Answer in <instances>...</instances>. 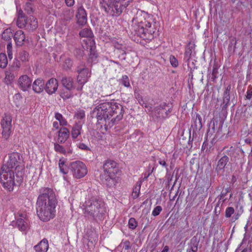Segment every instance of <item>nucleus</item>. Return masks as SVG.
Returning a JSON list of instances; mask_svg holds the SVG:
<instances>
[{
	"mask_svg": "<svg viewBox=\"0 0 252 252\" xmlns=\"http://www.w3.org/2000/svg\"><path fill=\"white\" fill-rule=\"evenodd\" d=\"M123 106L115 102H104L97 105L93 110V117L97 119V123L103 125L106 129L111 128L122 119Z\"/></svg>",
	"mask_w": 252,
	"mask_h": 252,
	"instance_id": "obj_1",
	"label": "nucleus"
},
{
	"mask_svg": "<svg viewBox=\"0 0 252 252\" xmlns=\"http://www.w3.org/2000/svg\"><path fill=\"white\" fill-rule=\"evenodd\" d=\"M36 202V213L43 221L49 220L55 216L57 199L53 190L48 188L40 189Z\"/></svg>",
	"mask_w": 252,
	"mask_h": 252,
	"instance_id": "obj_2",
	"label": "nucleus"
},
{
	"mask_svg": "<svg viewBox=\"0 0 252 252\" xmlns=\"http://www.w3.org/2000/svg\"><path fill=\"white\" fill-rule=\"evenodd\" d=\"M84 214L95 221L102 220L104 218L105 209L101 199L92 197L83 204Z\"/></svg>",
	"mask_w": 252,
	"mask_h": 252,
	"instance_id": "obj_3",
	"label": "nucleus"
},
{
	"mask_svg": "<svg viewBox=\"0 0 252 252\" xmlns=\"http://www.w3.org/2000/svg\"><path fill=\"white\" fill-rule=\"evenodd\" d=\"M147 16L145 12H137L133 21L137 24V31L140 36L144 39L151 40L154 38L153 34L155 31L151 27V23L146 20Z\"/></svg>",
	"mask_w": 252,
	"mask_h": 252,
	"instance_id": "obj_4",
	"label": "nucleus"
},
{
	"mask_svg": "<svg viewBox=\"0 0 252 252\" xmlns=\"http://www.w3.org/2000/svg\"><path fill=\"white\" fill-rule=\"evenodd\" d=\"M103 167L104 173L100 175V179L109 187L114 186L116 175L119 171L117 163L114 160L108 159L103 164Z\"/></svg>",
	"mask_w": 252,
	"mask_h": 252,
	"instance_id": "obj_5",
	"label": "nucleus"
},
{
	"mask_svg": "<svg viewBox=\"0 0 252 252\" xmlns=\"http://www.w3.org/2000/svg\"><path fill=\"white\" fill-rule=\"evenodd\" d=\"M18 172L1 168L0 179L3 187L9 191H12L14 186H20L23 182L24 175H21L19 180L18 179Z\"/></svg>",
	"mask_w": 252,
	"mask_h": 252,
	"instance_id": "obj_6",
	"label": "nucleus"
},
{
	"mask_svg": "<svg viewBox=\"0 0 252 252\" xmlns=\"http://www.w3.org/2000/svg\"><path fill=\"white\" fill-rule=\"evenodd\" d=\"M1 168L18 172V179L24 175V164L22 156L17 152L9 155V159Z\"/></svg>",
	"mask_w": 252,
	"mask_h": 252,
	"instance_id": "obj_7",
	"label": "nucleus"
},
{
	"mask_svg": "<svg viewBox=\"0 0 252 252\" xmlns=\"http://www.w3.org/2000/svg\"><path fill=\"white\" fill-rule=\"evenodd\" d=\"M100 4L105 11L112 16L120 15L123 9L128 5V3L126 5V4L124 5L115 0H100Z\"/></svg>",
	"mask_w": 252,
	"mask_h": 252,
	"instance_id": "obj_8",
	"label": "nucleus"
},
{
	"mask_svg": "<svg viewBox=\"0 0 252 252\" xmlns=\"http://www.w3.org/2000/svg\"><path fill=\"white\" fill-rule=\"evenodd\" d=\"M69 169L73 176L77 179L84 177L88 172L85 164L79 160L71 162L69 165Z\"/></svg>",
	"mask_w": 252,
	"mask_h": 252,
	"instance_id": "obj_9",
	"label": "nucleus"
},
{
	"mask_svg": "<svg viewBox=\"0 0 252 252\" xmlns=\"http://www.w3.org/2000/svg\"><path fill=\"white\" fill-rule=\"evenodd\" d=\"M12 117L10 114L5 113L1 121L2 129V135L5 140H7L11 133Z\"/></svg>",
	"mask_w": 252,
	"mask_h": 252,
	"instance_id": "obj_10",
	"label": "nucleus"
},
{
	"mask_svg": "<svg viewBox=\"0 0 252 252\" xmlns=\"http://www.w3.org/2000/svg\"><path fill=\"white\" fill-rule=\"evenodd\" d=\"M75 18L77 20V23L80 26H84L87 22V12L83 6V5H80L78 7Z\"/></svg>",
	"mask_w": 252,
	"mask_h": 252,
	"instance_id": "obj_11",
	"label": "nucleus"
},
{
	"mask_svg": "<svg viewBox=\"0 0 252 252\" xmlns=\"http://www.w3.org/2000/svg\"><path fill=\"white\" fill-rule=\"evenodd\" d=\"M223 123L221 122H218L215 119H213L210 122L208 134H213L216 131V135H220L221 133Z\"/></svg>",
	"mask_w": 252,
	"mask_h": 252,
	"instance_id": "obj_12",
	"label": "nucleus"
},
{
	"mask_svg": "<svg viewBox=\"0 0 252 252\" xmlns=\"http://www.w3.org/2000/svg\"><path fill=\"white\" fill-rule=\"evenodd\" d=\"M76 72L78 74L77 82L79 85H84L88 81L89 78L91 77V73L89 69H80Z\"/></svg>",
	"mask_w": 252,
	"mask_h": 252,
	"instance_id": "obj_13",
	"label": "nucleus"
},
{
	"mask_svg": "<svg viewBox=\"0 0 252 252\" xmlns=\"http://www.w3.org/2000/svg\"><path fill=\"white\" fill-rule=\"evenodd\" d=\"M32 82V79L28 76L23 75L19 77L18 84L23 91H26L31 88Z\"/></svg>",
	"mask_w": 252,
	"mask_h": 252,
	"instance_id": "obj_14",
	"label": "nucleus"
},
{
	"mask_svg": "<svg viewBox=\"0 0 252 252\" xmlns=\"http://www.w3.org/2000/svg\"><path fill=\"white\" fill-rule=\"evenodd\" d=\"M58 87V82L56 79L52 78L49 79L45 85V90L49 94L56 92Z\"/></svg>",
	"mask_w": 252,
	"mask_h": 252,
	"instance_id": "obj_15",
	"label": "nucleus"
},
{
	"mask_svg": "<svg viewBox=\"0 0 252 252\" xmlns=\"http://www.w3.org/2000/svg\"><path fill=\"white\" fill-rule=\"evenodd\" d=\"M14 39L17 46H22L26 41V36L24 32L22 30L16 31L14 35Z\"/></svg>",
	"mask_w": 252,
	"mask_h": 252,
	"instance_id": "obj_16",
	"label": "nucleus"
},
{
	"mask_svg": "<svg viewBox=\"0 0 252 252\" xmlns=\"http://www.w3.org/2000/svg\"><path fill=\"white\" fill-rule=\"evenodd\" d=\"M69 136V131L66 127H62L58 132V141L59 143H64Z\"/></svg>",
	"mask_w": 252,
	"mask_h": 252,
	"instance_id": "obj_17",
	"label": "nucleus"
},
{
	"mask_svg": "<svg viewBox=\"0 0 252 252\" xmlns=\"http://www.w3.org/2000/svg\"><path fill=\"white\" fill-rule=\"evenodd\" d=\"M32 89L36 93H40L45 90V82L43 80L37 79L32 84Z\"/></svg>",
	"mask_w": 252,
	"mask_h": 252,
	"instance_id": "obj_18",
	"label": "nucleus"
},
{
	"mask_svg": "<svg viewBox=\"0 0 252 252\" xmlns=\"http://www.w3.org/2000/svg\"><path fill=\"white\" fill-rule=\"evenodd\" d=\"M48 248L49 245L47 240L43 239L38 245L34 247V249L38 252H46Z\"/></svg>",
	"mask_w": 252,
	"mask_h": 252,
	"instance_id": "obj_19",
	"label": "nucleus"
},
{
	"mask_svg": "<svg viewBox=\"0 0 252 252\" xmlns=\"http://www.w3.org/2000/svg\"><path fill=\"white\" fill-rule=\"evenodd\" d=\"M38 27V23L36 19L33 16L30 18L29 20L27 19L26 28L30 31L35 30Z\"/></svg>",
	"mask_w": 252,
	"mask_h": 252,
	"instance_id": "obj_20",
	"label": "nucleus"
},
{
	"mask_svg": "<svg viewBox=\"0 0 252 252\" xmlns=\"http://www.w3.org/2000/svg\"><path fill=\"white\" fill-rule=\"evenodd\" d=\"M194 45L191 42H189L187 46L185 52V60H186V62H188V67L190 68L189 66V58L192 53V50L194 48Z\"/></svg>",
	"mask_w": 252,
	"mask_h": 252,
	"instance_id": "obj_21",
	"label": "nucleus"
},
{
	"mask_svg": "<svg viewBox=\"0 0 252 252\" xmlns=\"http://www.w3.org/2000/svg\"><path fill=\"white\" fill-rule=\"evenodd\" d=\"M227 149V150H226V153L227 155L231 158L232 160L236 161V158L239 156V154L237 152V150L233 146H231L229 148L225 147L224 149Z\"/></svg>",
	"mask_w": 252,
	"mask_h": 252,
	"instance_id": "obj_22",
	"label": "nucleus"
},
{
	"mask_svg": "<svg viewBox=\"0 0 252 252\" xmlns=\"http://www.w3.org/2000/svg\"><path fill=\"white\" fill-rule=\"evenodd\" d=\"M61 82L63 86L69 91L73 88V79L70 77H63L61 80Z\"/></svg>",
	"mask_w": 252,
	"mask_h": 252,
	"instance_id": "obj_23",
	"label": "nucleus"
},
{
	"mask_svg": "<svg viewBox=\"0 0 252 252\" xmlns=\"http://www.w3.org/2000/svg\"><path fill=\"white\" fill-rule=\"evenodd\" d=\"M228 161L229 158L227 156L222 157L218 162L216 170L219 171L223 169Z\"/></svg>",
	"mask_w": 252,
	"mask_h": 252,
	"instance_id": "obj_24",
	"label": "nucleus"
},
{
	"mask_svg": "<svg viewBox=\"0 0 252 252\" xmlns=\"http://www.w3.org/2000/svg\"><path fill=\"white\" fill-rule=\"evenodd\" d=\"M191 126L193 130H200L202 128V118L200 115L198 114H196L195 118L194 119L193 123L192 124Z\"/></svg>",
	"mask_w": 252,
	"mask_h": 252,
	"instance_id": "obj_25",
	"label": "nucleus"
},
{
	"mask_svg": "<svg viewBox=\"0 0 252 252\" xmlns=\"http://www.w3.org/2000/svg\"><path fill=\"white\" fill-rule=\"evenodd\" d=\"M230 94H223L222 97V101L221 103L220 107L221 108L222 111L226 112V110L228 107V106L230 104Z\"/></svg>",
	"mask_w": 252,
	"mask_h": 252,
	"instance_id": "obj_26",
	"label": "nucleus"
},
{
	"mask_svg": "<svg viewBox=\"0 0 252 252\" xmlns=\"http://www.w3.org/2000/svg\"><path fill=\"white\" fill-rule=\"evenodd\" d=\"M82 125L79 124H75L72 127L71 131V136L72 138H76L81 133Z\"/></svg>",
	"mask_w": 252,
	"mask_h": 252,
	"instance_id": "obj_27",
	"label": "nucleus"
},
{
	"mask_svg": "<svg viewBox=\"0 0 252 252\" xmlns=\"http://www.w3.org/2000/svg\"><path fill=\"white\" fill-rule=\"evenodd\" d=\"M199 242V240L196 236H193L190 240V243L189 244V248L188 249L190 250H194L197 251L198 246Z\"/></svg>",
	"mask_w": 252,
	"mask_h": 252,
	"instance_id": "obj_28",
	"label": "nucleus"
},
{
	"mask_svg": "<svg viewBox=\"0 0 252 252\" xmlns=\"http://www.w3.org/2000/svg\"><path fill=\"white\" fill-rule=\"evenodd\" d=\"M12 36V30L10 28L5 30L1 34V38L9 42L11 41Z\"/></svg>",
	"mask_w": 252,
	"mask_h": 252,
	"instance_id": "obj_29",
	"label": "nucleus"
},
{
	"mask_svg": "<svg viewBox=\"0 0 252 252\" xmlns=\"http://www.w3.org/2000/svg\"><path fill=\"white\" fill-rule=\"evenodd\" d=\"M79 35L84 37H92L93 33L90 28H84L79 32Z\"/></svg>",
	"mask_w": 252,
	"mask_h": 252,
	"instance_id": "obj_30",
	"label": "nucleus"
},
{
	"mask_svg": "<svg viewBox=\"0 0 252 252\" xmlns=\"http://www.w3.org/2000/svg\"><path fill=\"white\" fill-rule=\"evenodd\" d=\"M159 107L160 108V109L162 110V111L164 112V114L166 116H167L168 114V113L170 112V110L171 109L172 106V104L170 103H163L161 104Z\"/></svg>",
	"mask_w": 252,
	"mask_h": 252,
	"instance_id": "obj_31",
	"label": "nucleus"
},
{
	"mask_svg": "<svg viewBox=\"0 0 252 252\" xmlns=\"http://www.w3.org/2000/svg\"><path fill=\"white\" fill-rule=\"evenodd\" d=\"M230 191V188L227 187L226 188H223L220 194L218 196V198H219V201L220 200H222L221 205L227 200V198H225V196Z\"/></svg>",
	"mask_w": 252,
	"mask_h": 252,
	"instance_id": "obj_32",
	"label": "nucleus"
},
{
	"mask_svg": "<svg viewBox=\"0 0 252 252\" xmlns=\"http://www.w3.org/2000/svg\"><path fill=\"white\" fill-rule=\"evenodd\" d=\"M16 224L18 228L22 231L25 230L28 227L27 223L21 218L17 220Z\"/></svg>",
	"mask_w": 252,
	"mask_h": 252,
	"instance_id": "obj_33",
	"label": "nucleus"
},
{
	"mask_svg": "<svg viewBox=\"0 0 252 252\" xmlns=\"http://www.w3.org/2000/svg\"><path fill=\"white\" fill-rule=\"evenodd\" d=\"M7 58L4 53L0 54V67L4 68L7 65Z\"/></svg>",
	"mask_w": 252,
	"mask_h": 252,
	"instance_id": "obj_34",
	"label": "nucleus"
},
{
	"mask_svg": "<svg viewBox=\"0 0 252 252\" xmlns=\"http://www.w3.org/2000/svg\"><path fill=\"white\" fill-rule=\"evenodd\" d=\"M73 61L69 58L65 59L63 63V67L65 70L70 69L73 65Z\"/></svg>",
	"mask_w": 252,
	"mask_h": 252,
	"instance_id": "obj_35",
	"label": "nucleus"
},
{
	"mask_svg": "<svg viewBox=\"0 0 252 252\" xmlns=\"http://www.w3.org/2000/svg\"><path fill=\"white\" fill-rule=\"evenodd\" d=\"M55 118L60 122L61 126H66L67 125L66 121L63 118L62 114L59 113H56L55 115Z\"/></svg>",
	"mask_w": 252,
	"mask_h": 252,
	"instance_id": "obj_36",
	"label": "nucleus"
},
{
	"mask_svg": "<svg viewBox=\"0 0 252 252\" xmlns=\"http://www.w3.org/2000/svg\"><path fill=\"white\" fill-rule=\"evenodd\" d=\"M19 58L23 62L28 61L29 58L28 53L24 50L21 51L19 53Z\"/></svg>",
	"mask_w": 252,
	"mask_h": 252,
	"instance_id": "obj_37",
	"label": "nucleus"
},
{
	"mask_svg": "<svg viewBox=\"0 0 252 252\" xmlns=\"http://www.w3.org/2000/svg\"><path fill=\"white\" fill-rule=\"evenodd\" d=\"M141 188V185L140 184H137L134 189H133V191L132 193V195L133 196V197L134 198H136L138 197L139 193H140V189Z\"/></svg>",
	"mask_w": 252,
	"mask_h": 252,
	"instance_id": "obj_38",
	"label": "nucleus"
},
{
	"mask_svg": "<svg viewBox=\"0 0 252 252\" xmlns=\"http://www.w3.org/2000/svg\"><path fill=\"white\" fill-rule=\"evenodd\" d=\"M154 113V115L158 118H164L167 116L165 115H163L164 112L159 106L155 109Z\"/></svg>",
	"mask_w": 252,
	"mask_h": 252,
	"instance_id": "obj_39",
	"label": "nucleus"
},
{
	"mask_svg": "<svg viewBox=\"0 0 252 252\" xmlns=\"http://www.w3.org/2000/svg\"><path fill=\"white\" fill-rule=\"evenodd\" d=\"M7 53L9 60H11L13 58L12 54V45L11 41L8 42L6 46Z\"/></svg>",
	"mask_w": 252,
	"mask_h": 252,
	"instance_id": "obj_40",
	"label": "nucleus"
},
{
	"mask_svg": "<svg viewBox=\"0 0 252 252\" xmlns=\"http://www.w3.org/2000/svg\"><path fill=\"white\" fill-rule=\"evenodd\" d=\"M54 149L56 152L60 153L65 154L66 153L64 148L62 146L59 145L58 143H55L54 144Z\"/></svg>",
	"mask_w": 252,
	"mask_h": 252,
	"instance_id": "obj_41",
	"label": "nucleus"
},
{
	"mask_svg": "<svg viewBox=\"0 0 252 252\" xmlns=\"http://www.w3.org/2000/svg\"><path fill=\"white\" fill-rule=\"evenodd\" d=\"M137 226V222L135 219L133 218H131L128 221V226L131 229H134Z\"/></svg>",
	"mask_w": 252,
	"mask_h": 252,
	"instance_id": "obj_42",
	"label": "nucleus"
},
{
	"mask_svg": "<svg viewBox=\"0 0 252 252\" xmlns=\"http://www.w3.org/2000/svg\"><path fill=\"white\" fill-rule=\"evenodd\" d=\"M121 83L126 87H130L129 79L127 75H123L121 79Z\"/></svg>",
	"mask_w": 252,
	"mask_h": 252,
	"instance_id": "obj_43",
	"label": "nucleus"
},
{
	"mask_svg": "<svg viewBox=\"0 0 252 252\" xmlns=\"http://www.w3.org/2000/svg\"><path fill=\"white\" fill-rule=\"evenodd\" d=\"M25 10L28 13H31L33 12V5L31 2H27L25 4Z\"/></svg>",
	"mask_w": 252,
	"mask_h": 252,
	"instance_id": "obj_44",
	"label": "nucleus"
},
{
	"mask_svg": "<svg viewBox=\"0 0 252 252\" xmlns=\"http://www.w3.org/2000/svg\"><path fill=\"white\" fill-rule=\"evenodd\" d=\"M27 19L25 18L18 19L17 20V25L20 28H23L26 27Z\"/></svg>",
	"mask_w": 252,
	"mask_h": 252,
	"instance_id": "obj_45",
	"label": "nucleus"
},
{
	"mask_svg": "<svg viewBox=\"0 0 252 252\" xmlns=\"http://www.w3.org/2000/svg\"><path fill=\"white\" fill-rule=\"evenodd\" d=\"M169 61L172 67H177L178 66V61L174 56L171 55L169 57Z\"/></svg>",
	"mask_w": 252,
	"mask_h": 252,
	"instance_id": "obj_46",
	"label": "nucleus"
},
{
	"mask_svg": "<svg viewBox=\"0 0 252 252\" xmlns=\"http://www.w3.org/2000/svg\"><path fill=\"white\" fill-rule=\"evenodd\" d=\"M234 209L232 207H228L226 209L225 217L227 218H230L234 213Z\"/></svg>",
	"mask_w": 252,
	"mask_h": 252,
	"instance_id": "obj_47",
	"label": "nucleus"
},
{
	"mask_svg": "<svg viewBox=\"0 0 252 252\" xmlns=\"http://www.w3.org/2000/svg\"><path fill=\"white\" fill-rule=\"evenodd\" d=\"M97 57V55L94 49H93L92 47L90 48V54L89 61L91 60L93 62L94 61Z\"/></svg>",
	"mask_w": 252,
	"mask_h": 252,
	"instance_id": "obj_48",
	"label": "nucleus"
},
{
	"mask_svg": "<svg viewBox=\"0 0 252 252\" xmlns=\"http://www.w3.org/2000/svg\"><path fill=\"white\" fill-rule=\"evenodd\" d=\"M162 211V207L160 206H156L152 212V215L157 216Z\"/></svg>",
	"mask_w": 252,
	"mask_h": 252,
	"instance_id": "obj_49",
	"label": "nucleus"
},
{
	"mask_svg": "<svg viewBox=\"0 0 252 252\" xmlns=\"http://www.w3.org/2000/svg\"><path fill=\"white\" fill-rule=\"evenodd\" d=\"M220 201H219L217 203L214 210V213L216 216H219L221 211V204L220 205Z\"/></svg>",
	"mask_w": 252,
	"mask_h": 252,
	"instance_id": "obj_50",
	"label": "nucleus"
},
{
	"mask_svg": "<svg viewBox=\"0 0 252 252\" xmlns=\"http://www.w3.org/2000/svg\"><path fill=\"white\" fill-rule=\"evenodd\" d=\"M77 119L81 120L85 117V111L84 110L78 111L75 115Z\"/></svg>",
	"mask_w": 252,
	"mask_h": 252,
	"instance_id": "obj_51",
	"label": "nucleus"
},
{
	"mask_svg": "<svg viewBox=\"0 0 252 252\" xmlns=\"http://www.w3.org/2000/svg\"><path fill=\"white\" fill-rule=\"evenodd\" d=\"M218 67L217 65H214L213 67V69L212 71V80L213 81H214L215 79L217 78V74L218 73Z\"/></svg>",
	"mask_w": 252,
	"mask_h": 252,
	"instance_id": "obj_52",
	"label": "nucleus"
},
{
	"mask_svg": "<svg viewBox=\"0 0 252 252\" xmlns=\"http://www.w3.org/2000/svg\"><path fill=\"white\" fill-rule=\"evenodd\" d=\"M115 47L117 50H121V51H122V55H125L126 54V47L123 46L122 45H120V44H118L117 45H116L115 46Z\"/></svg>",
	"mask_w": 252,
	"mask_h": 252,
	"instance_id": "obj_53",
	"label": "nucleus"
},
{
	"mask_svg": "<svg viewBox=\"0 0 252 252\" xmlns=\"http://www.w3.org/2000/svg\"><path fill=\"white\" fill-rule=\"evenodd\" d=\"M77 147L81 150H86V151H90L91 150L90 148L87 145H86V144H85L83 143H79L78 144Z\"/></svg>",
	"mask_w": 252,
	"mask_h": 252,
	"instance_id": "obj_54",
	"label": "nucleus"
},
{
	"mask_svg": "<svg viewBox=\"0 0 252 252\" xmlns=\"http://www.w3.org/2000/svg\"><path fill=\"white\" fill-rule=\"evenodd\" d=\"M252 96V87L250 86L247 92V94L246 95V98L247 99L250 100Z\"/></svg>",
	"mask_w": 252,
	"mask_h": 252,
	"instance_id": "obj_55",
	"label": "nucleus"
},
{
	"mask_svg": "<svg viewBox=\"0 0 252 252\" xmlns=\"http://www.w3.org/2000/svg\"><path fill=\"white\" fill-rule=\"evenodd\" d=\"M20 66H21L20 62L18 60H15L14 61L13 64H12L13 68L15 70H17L18 69H19L20 68Z\"/></svg>",
	"mask_w": 252,
	"mask_h": 252,
	"instance_id": "obj_56",
	"label": "nucleus"
},
{
	"mask_svg": "<svg viewBox=\"0 0 252 252\" xmlns=\"http://www.w3.org/2000/svg\"><path fill=\"white\" fill-rule=\"evenodd\" d=\"M75 54L78 57H82L84 55V51L83 50L80 49H76L75 51Z\"/></svg>",
	"mask_w": 252,
	"mask_h": 252,
	"instance_id": "obj_57",
	"label": "nucleus"
},
{
	"mask_svg": "<svg viewBox=\"0 0 252 252\" xmlns=\"http://www.w3.org/2000/svg\"><path fill=\"white\" fill-rule=\"evenodd\" d=\"M80 69H89V68H87L85 65V63L84 62H80V63L77 65L75 71L79 70Z\"/></svg>",
	"mask_w": 252,
	"mask_h": 252,
	"instance_id": "obj_58",
	"label": "nucleus"
},
{
	"mask_svg": "<svg viewBox=\"0 0 252 252\" xmlns=\"http://www.w3.org/2000/svg\"><path fill=\"white\" fill-rule=\"evenodd\" d=\"M231 93V85L230 84H229L227 85V86L226 87H225L223 94H230Z\"/></svg>",
	"mask_w": 252,
	"mask_h": 252,
	"instance_id": "obj_59",
	"label": "nucleus"
},
{
	"mask_svg": "<svg viewBox=\"0 0 252 252\" xmlns=\"http://www.w3.org/2000/svg\"><path fill=\"white\" fill-rule=\"evenodd\" d=\"M208 144L207 142H204L202 146V151H205V152H207L208 151H209L211 147H210L209 149L208 148Z\"/></svg>",
	"mask_w": 252,
	"mask_h": 252,
	"instance_id": "obj_60",
	"label": "nucleus"
},
{
	"mask_svg": "<svg viewBox=\"0 0 252 252\" xmlns=\"http://www.w3.org/2000/svg\"><path fill=\"white\" fill-rule=\"evenodd\" d=\"M124 248L125 250H128L130 249V244L129 241H126L124 243Z\"/></svg>",
	"mask_w": 252,
	"mask_h": 252,
	"instance_id": "obj_61",
	"label": "nucleus"
},
{
	"mask_svg": "<svg viewBox=\"0 0 252 252\" xmlns=\"http://www.w3.org/2000/svg\"><path fill=\"white\" fill-rule=\"evenodd\" d=\"M66 4L69 7L73 6L74 4V0H65Z\"/></svg>",
	"mask_w": 252,
	"mask_h": 252,
	"instance_id": "obj_62",
	"label": "nucleus"
},
{
	"mask_svg": "<svg viewBox=\"0 0 252 252\" xmlns=\"http://www.w3.org/2000/svg\"><path fill=\"white\" fill-rule=\"evenodd\" d=\"M25 18V14L22 10H19L18 12V19Z\"/></svg>",
	"mask_w": 252,
	"mask_h": 252,
	"instance_id": "obj_63",
	"label": "nucleus"
},
{
	"mask_svg": "<svg viewBox=\"0 0 252 252\" xmlns=\"http://www.w3.org/2000/svg\"><path fill=\"white\" fill-rule=\"evenodd\" d=\"M159 163L161 165H162L163 166H164V167H167V165L165 162V160H159L158 161Z\"/></svg>",
	"mask_w": 252,
	"mask_h": 252,
	"instance_id": "obj_64",
	"label": "nucleus"
}]
</instances>
